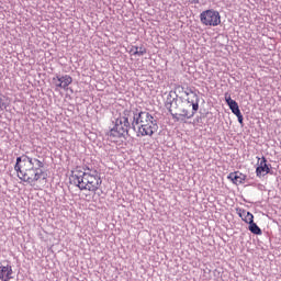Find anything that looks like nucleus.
Wrapping results in <instances>:
<instances>
[{
	"mask_svg": "<svg viewBox=\"0 0 281 281\" xmlns=\"http://www.w3.org/2000/svg\"><path fill=\"white\" fill-rule=\"evenodd\" d=\"M166 109L169 111L175 122H183L188 120V111H190V99L183 100L177 91H170L165 102Z\"/></svg>",
	"mask_w": 281,
	"mask_h": 281,
	"instance_id": "1",
	"label": "nucleus"
},
{
	"mask_svg": "<svg viewBox=\"0 0 281 281\" xmlns=\"http://www.w3.org/2000/svg\"><path fill=\"white\" fill-rule=\"evenodd\" d=\"M131 113L130 110L123 111V116H120L115 119V124L113 128H111L108 133L109 137H126L128 135V131L133 128L131 116L128 115Z\"/></svg>",
	"mask_w": 281,
	"mask_h": 281,
	"instance_id": "2",
	"label": "nucleus"
},
{
	"mask_svg": "<svg viewBox=\"0 0 281 281\" xmlns=\"http://www.w3.org/2000/svg\"><path fill=\"white\" fill-rule=\"evenodd\" d=\"M18 178L21 181H24V183L34 186V183H36V181H38L41 179H43V181H45V179H47V173H45V171H43V169L32 167L31 169L24 171L23 173H20V176H18Z\"/></svg>",
	"mask_w": 281,
	"mask_h": 281,
	"instance_id": "3",
	"label": "nucleus"
},
{
	"mask_svg": "<svg viewBox=\"0 0 281 281\" xmlns=\"http://www.w3.org/2000/svg\"><path fill=\"white\" fill-rule=\"evenodd\" d=\"M200 21L202 25L216 27L221 25V13L214 9H207L200 14Z\"/></svg>",
	"mask_w": 281,
	"mask_h": 281,
	"instance_id": "4",
	"label": "nucleus"
},
{
	"mask_svg": "<svg viewBox=\"0 0 281 281\" xmlns=\"http://www.w3.org/2000/svg\"><path fill=\"white\" fill-rule=\"evenodd\" d=\"M138 133L142 137H153L157 131H159V125L157 124V120L155 116L149 122H143L140 125L137 126Z\"/></svg>",
	"mask_w": 281,
	"mask_h": 281,
	"instance_id": "5",
	"label": "nucleus"
},
{
	"mask_svg": "<svg viewBox=\"0 0 281 281\" xmlns=\"http://www.w3.org/2000/svg\"><path fill=\"white\" fill-rule=\"evenodd\" d=\"M30 161H32V156L29 155H22L16 158L14 170L18 173V177L34 168Z\"/></svg>",
	"mask_w": 281,
	"mask_h": 281,
	"instance_id": "6",
	"label": "nucleus"
},
{
	"mask_svg": "<svg viewBox=\"0 0 281 281\" xmlns=\"http://www.w3.org/2000/svg\"><path fill=\"white\" fill-rule=\"evenodd\" d=\"M102 186V178L98 176V170H93L92 173L88 172V187L89 192H98Z\"/></svg>",
	"mask_w": 281,
	"mask_h": 281,
	"instance_id": "7",
	"label": "nucleus"
},
{
	"mask_svg": "<svg viewBox=\"0 0 281 281\" xmlns=\"http://www.w3.org/2000/svg\"><path fill=\"white\" fill-rule=\"evenodd\" d=\"M12 273L14 271L12 270V265L8 260H1L0 261V281H10L14 280V277H12Z\"/></svg>",
	"mask_w": 281,
	"mask_h": 281,
	"instance_id": "8",
	"label": "nucleus"
},
{
	"mask_svg": "<svg viewBox=\"0 0 281 281\" xmlns=\"http://www.w3.org/2000/svg\"><path fill=\"white\" fill-rule=\"evenodd\" d=\"M256 175L257 177H260L261 175L265 177V175H271V165L267 164V157L262 156L260 162H258V166L256 168Z\"/></svg>",
	"mask_w": 281,
	"mask_h": 281,
	"instance_id": "9",
	"label": "nucleus"
},
{
	"mask_svg": "<svg viewBox=\"0 0 281 281\" xmlns=\"http://www.w3.org/2000/svg\"><path fill=\"white\" fill-rule=\"evenodd\" d=\"M227 179H229V181H232V183L235 186H240L241 183H245L247 176L240 171H234L227 176Z\"/></svg>",
	"mask_w": 281,
	"mask_h": 281,
	"instance_id": "10",
	"label": "nucleus"
},
{
	"mask_svg": "<svg viewBox=\"0 0 281 281\" xmlns=\"http://www.w3.org/2000/svg\"><path fill=\"white\" fill-rule=\"evenodd\" d=\"M224 98L227 106L231 109L234 115H236V113H240V106H238V102L232 99V94H229V92H226Z\"/></svg>",
	"mask_w": 281,
	"mask_h": 281,
	"instance_id": "11",
	"label": "nucleus"
},
{
	"mask_svg": "<svg viewBox=\"0 0 281 281\" xmlns=\"http://www.w3.org/2000/svg\"><path fill=\"white\" fill-rule=\"evenodd\" d=\"M127 115H130V117H131L133 131H137V126H139V124H140L139 110L132 109V110H130V113H127Z\"/></svg>",
	"mask_w": 281,
	"mask_h": 281,
	"instance_id": "12",
	"label": "nucleus"
},
{
	"mask_svg": "<svg viewBox=\"0 0 281 281\" xmlns=\"http://www.w3.org/2000/svg\"><path fill=\"white\" fill-rule=\"evenodd\" d=\"M70 183H72V186H76V188H79V190H87V187L83 186V176L81 175H71L70 176Z\"/></svg>",
	"mask_w": 281,
	"mask_h": 281,
	"instance_id": "13",
	"label": "nucleus"
},
{
	"mask_svg": "<svg viewBox=\"0 0 281 281\" xmlns=\"http://www.w3.org/2000/svg\"><path fill=\"white\" fill-rule=\"evenodd\" d=\"M194 98L195 101H190V109H192V111L190 112V110H188V120H192V116L196 115V111H199V94L194 93Z\"/></svg>",
	"mask_w": 281,
	"mask_h": 281,
	"instance_id": "14",
	"label": "nucleus"
},
{
	"mask_svg": "<svg viewBox=\"0 0 281 281\" xmlns=\"http://www.w3.org/2000/svg\"><path fill=\"white\" fill-rule=\"evenodd\" d=\"M248 229L255 236H262V228H260V226H258V224H256L255 222L248 224Z\"/></svg>",
	"mask_w": 281,
	"mask_h": 281,
	"instance_id": "15",
	"label": "nucleus"
},
{
	"mask_svg": "<svg viewBox=\"0 0 281 281\" xmlns=\"http://www.w3.org/2000/svg\"><path fill=\"white\" fill-rule=\"evenodd\" d=\"M138 117L140 120V124L143 122H150V120H153V115L150 112H146V111H138Z\"/></svg>",
	"mask_w": 281,
	"mask_h": 281,
	"instance_id": "16",
	"label": "nucleus"
},
{
	"mask_svg": "<svg viewBox=\"0 0 281 281\" xmlns=\"http://www.w3.org/2000/svg\"><path fill=\"white\" fill-rule=\"evenodd\" d=\"M30 164L31 166H33V168H37L40 170H42V168H45V160H41L38 158L31 157Z\"/></svg>",
	"mask_w": 281,
	"mask_h": 281,
	"instance_id": "17",
	"label": "nucleus"
},
{
	"mask_svg": "<svg viewBox=\"0 0 281 281\" xmlns=\"http://www.w3.org/2000/svg\"><path fill=\"white\" fill-rule=\"evenodd\" d=\"M60 80H61V89H67V87H69V85L74 82V78H71V76L69 75L60 76Z\"/></svg>",
	"mask_w": 281,
	"mask_h": 281,
	"instance_id": "18",
	"label": "nucleus"
},
{
	"mask_svg": "<svg viewBox=\"0 0 281 281\" xmlns=\"http://www.w3.org/2000/svg\"><path fill=\"white\" fill-rule=\"evenodd\" d=\"M133 49H135L133 56H144L147 52L144 46H132L131 52H133Z\"/></svg>",
	"mask_w": 281,
	"mask_h": 281,
	"instance_id": "19",
	"label": "nucleus"
},
{
	"mask_svg": "<svg viewBox=\"0 0 281 281\" xmlns=\"http://www.w3.org/2000/svg\"><path fill=\"white\" fill-rule=\"evenodd\" d=\"M241 221H244V223H247V225H251V223H254V214L249 211H246V214L244 215Z\"/></svg>",
	"mask_w": 281,
	"mask_h": 281,
	"instance_id": "20",
	"label": "nucleus"
},
{
	"mask_svg": "<svg viewBox=\"0 0 281 281\" xmlns=\"http://www.w3.org/2000/svg\"><path fill=\"white\" fill-rule=\"evenodd\" d=\"M53 85H55V87L58 89H63V80L60 79V75L53 78Z\"/></svg>",
	"mask_w": 281,
	"mask_h": 281,
	"instance_id": "21",
	"label": "nucleus"
},
{
	"mask_svg": "<svg viewBox=\"0 0 281 281\" xmlns=\"http://www.w3.org/2000/svg\"><path fill=\"white\" fill-rule=\"evenodd\" d=\"M83 176V182L82 184L86 186V188H89V172H81Z\"/></svg>",
	"mask_w": 281,
	"mask_h": 281,
	"instance_id": "22",
	"label": "nucleus"
},
{
	"mask_svg": "<svg viewBox=\"0 0 281 281\" xmlns=\"http://www.w3.org/2000/svg\"><path fill=\"white\" fill-rule=\"evenodd\" d=\"M236 212H237L239 218H241V221H243V218H245V214H247V211L245 209H240V207L236 209Z\"/></svg>",
	"mask_w": 281,
	"mask_h": 281,
	"instance_id": "23",
	"label": "nucleus"
},
{
	"mask_svg": "<svg viewBox=\"0 0 281 281\" xmlns=\"http://www.w3.org/2000/svg\"><path fill=\"white\" fill-rule=\"evenodd\" d=\"M8 109V103L0 97V111H5Z\"/></svg>",
	"mask_w": 281,
	"mask_h": 281,
	"instance_id": "24",
	"label": "nucleus"
},
{
	"mask_svg": "<svg viewBox=\"0 0 281 281\" xmlns=\"http://www.w3.org/2000/svg\"><path fill=\"white\" fill-rule=\"evenodd\" d=\"M236 117H237V120H238V123L243 126V124H244V117H243V113L239 111V112H237L236 114Z\"/></svg>",
	"mask_w": 281,
	"mask_h": 281,
	"instance_id": "25",
	"label": "nucleus"
},
{
	"mask_svg": "<svg viewBox=\"0 0 281 281\" xmlns=\"http://www.w3.org/2000/svg\"><path fill=\"white\" fill-rule=\"evenodd\" d=\"M175 89L178 93H183V91L186 92V88H183V86H176Z\"/></svg>",
	"mask_w": 281,
	"mask_h": 281,
	"instance_id": "26",
	"label": "nucleus"
},
{
	"mask_svg": "<svg viewBox=\"0 0 281 281\" xmlns=\"http://www.w3.org/2000/svg\"><path fill=\"white\" fill-rule=\"evenodd\" d=\"M190 93H192L193 98H194V93H196V92H194V90H192V88H187V90H184V94L190 95Z\"/></svg>",
	"mask_w": 281,
	"mask_h": 281,
	"instance_id": "27",
	"label": "nucleus"
},
{
	"mask_svg": "<svg viewBox=\"0 0 281 281\" xmlns=\"http://www.w3.org/2000/svg\"><path fill=\"white\" fill-rule=\"evenodd\" d=\"M189 1H190V3H192V4H194V5H196V4L200 3V0H189Z\"/></svg>",
	"mask_w": 281,
	"mask_h": 281,
	"instance_id": "28",
	"label": "nucleus"
},
{
	"mask_svg": "<svg viewBox=\"0 0 281 281\" xmlns=\"http://www.w3.org/2000/svg\"><path fill=\"white\" fill-rule=\"evenodd\" d=\"M134 53H135V48H133V52H131V50H130V54H132V55H133Z\"/></svg>",
	"mask_w": 281,
	"mask_h": 281,
	"instance_id": "29",
	"label": "nucleus"
},
{
	"mask_svg": "<svg viewBox=\"0 0 281 281\" xmlns=\"http://www.w3.org/2000/svg\"><path fill=\"white\" fill-rule=\"evenodd\" d=\"M78 172H79V175H81L82 171H78Z\"/></svg>",
	"mask_w": 281,
	"mask_h": 281,
	"instance_id": "30",
	"label": "nucleus"
}]
</instances>
